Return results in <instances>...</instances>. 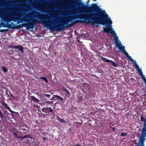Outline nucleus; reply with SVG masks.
Returning a JSON list of instances; mask_svg holds the SVG:
<instances>
[{
  "label": "nucleus",
  "mask_w": 146,
  "mask_h": 146,
  "mask_svg": "<svg viewBox=\"0 0 146 146\" xmlns=\"http://www.w3.org/2000/svg\"><path fill=\"white\" fill-rule=\"evenodd\" d=\"M71 5L72 6L76 7L78 10L85 9L94 12L88 15H83L79 16L78 18L79 19H84L89 21H93L92 23V25L95 24L104 25L106 24L108 27H104V31L107 33L110 32V33L114 35V39L115 37L117 36L115 31H112L111 25L112 21L110 17H108V15L105 10H103L102 9L100 8L98 6L94 3H92L90 7L85 5L84 3L80 0L74 1Z\"/></svg>",
  "instance_id": "f257e3e1"
},
{
  "label": "nucleus",
  "mask_w": 146,
  "mask_h": 146,
  "mask_svg": "<svg viewBox=\"0 0 146 146\" xmlns=\"http://www.w3.org/2000/svg\"><path fill=\"white\" fill-rule=\"evenodd\" d=\"M38 18L43 21L42 22L46 27H49L50 29L52 31H54V30L60 31H63L65 28L67 27V26H65L66 25H68L69 22H72L74 20V17L73 16L71 17L65 19L63 21H61L60 24L57 25H53L54 26H51L48 24V22L46 21H45V19L42 18L40 17H38Z\"/></svg>",
  "instance_id": "f03ea898"
},
{
  "label": "nucleus",
  "mask_w": 146,
  "mask_h": 146,
  "mask_svg": "<svg viewBox=\"0 0 146 146\" xmlns=\"http://www.w3.org/2000/svg\"><path fill=\"white\" fill-rule=\"evenodd\" d=\"M30 20H26V21L28 23L30 22V23H28V24L26 25L24 24L20 25H19V26L21 28L25 26L27 29L28 30L29 29H33L34 27V25H35L37 21L35 19H33L32 20V21H30Z\"/></svg>",
  "instance_id": "7ed1b4c3"
},
{
  "label": "nucleus",
  "mask_w": 146,
  "mask_h": 146,
  "mask_svg": "<svg viewBox=\"0 0 146 146\" xmlns=\"http://www.w3.org/2000/svg\"><path fill=\"white\" fill-rule=\"evenodd\" d=\"M141 134L140 139L137 143L136 146H145L144 142L146 139V133L144 134Z\"/></svg>",
  "instance_id": "20e7f679"
},
{
  "label": "nucleus",
  "mask_w": 146,
  "mask_h": 146,
  "mask_svg": "<svg viewBox=\"0 0 146 146\" xmlns=\"http://www.w3.org/2000/svg\"><path fill=\"white\" fill-rule=\"evenodd\" d=\"M115 40L116 45L120 50L123 52L125 51L124 46H121L122 44L121 43V42L119 41L118 37L116 36L115 37Z\"/></svg>",
  "instance_id": "39448f33"
},
{
  "label": "nucleus",
  "mask_w": 146,
  "mask_h": 146,
  "mask_svg": "<svg viewBox=\"0 0 146 146\" xmlns=\"http://www.w3.org/2000/svg\"><path fill=\"white\" fill-rule=\"evenodd\" d=\"M10 20L9 21H7L4 20L2 19V27H7L9 29H11L13 28L12 25H11L9 23H10L12 21L11 18H10Z\"/></svg>",
  "instance_id": "423d86ee"
},
{
  "label": "nucleus",
  "mask_w": 146,
  "mask_h": 146,
  "mask_svg": "<svg viewBox=\"0 0 146 146\" xmlns=\"http://www.w3.org/2000/svg\"><path fill=\"white\" fill-rule=\"evenodd\" d=\"M19 130L18 132L20 134H23L26 133L29 130L28 127L25 125H22L19 127Z\"/></svg>",
  "instance_id": "0eeeda50"
},
{
  "label": "nucleus",
  "mask_w": 146,
  "mask_h": 146,
  "mask_svg": "<svg viewBox=\"0 0 146 146\" xmlns=\"http://www.w3.org/2000/svg\"><path fill=\"white\" fill-rule=\"evenodd\" d=\"M42 111L45 113H48L51 112L53 114L54 113V111L53 109L51 108L47 107L43 108L42 109Z\"/></svg>",
  "instance_id": "6e6552de"
},
{
  "label": "nucleus",
  "mask_w": 146,
  "mask_h": 146,
  "mask_svg": "<svg viewBox=\"0 0 146 146\" xmlns=\"http://www.w3.org/2000/svg\"><path fill=\"white\" fill-rule=\"evenodd\" d=\"M30 139L31 141L29 139H26V142L30 146H35V145H34V143L36 142L37 140L35 138H34L32 137V138H31Z\"/></svg>",
  "instance_id": "1a4fd4ad"
},
{
  "label": "nucleus",
  "mask_w": 146,
  "mask_h": 146,
  "mask_svg": "<svg viewBox=\"0 0 146 146\" xmlns=\"http://www.w3.org/2000/svg\"><path fill=\"white\" fill-rule=\"evenodd\" d=\"M101 58L103 61L108 62H111V63L112 65L115 67H117V64H115L114 62L112 60H110L108 59H106V58L104 57L103 56L101 57Z\"/></svg>",
  "instance_id": "9d476101"
},
{
  "label": "nucleus",
  "mask_w": 146,
  "mask_h": 146,
  "mask_svg": "<svg viewBox=\"0 0 146 146\" xmlns=\"http://www.w3.org/2000/svg\"><path fill=\"white\" fill-rule=\"evenodd\" d=\"M12 47L14 49H18L22 53L24 52L23 47L20 45H19L17 46H13Z\"/></svg>",
  "instance_id": "9b49d317"
},
{
  "label": "nucleus",
  "mask_w": 146,
  "mask_h": 146,
  "mask_svg": "<svg viewBox=\"0 0 146 146\" xmlns=\"http://www.w3.org/2000/svg\"><path fill=\"white\" fill-rule=\"evenodd\" d=\"M2 105L5 108L7 109V110L9 111L10 112L12 113L14 112V111H13L11 110L10 108L8 106L7 104L5 102H3L2 104Z\"/></svg>",
  "instance_id": "f8f14e48"
},
{
  "label": "nucleus",
  "mask_w": 146,
  "mask_h": 146,
  "mask_svg": "<svg viewBox=\"0 0 146 146\" xmlns=\"http://www.w3.org/2000/svg\"><path fill=\"white\" fill-rule=\"evenodd\" d=\"M31 99L36 102L38 103L39 101V100L36 98L35 97L32 96H30Z\"/></svg>",
  "instance_id": "ddd939ff"
},
{
  "label": "nucleus",
  "mask_w": 146,
  "mask_h": 146,
  "mask_svg": "<svg viewBox=\"0 0 146 146\" xmlns=\"http://www.w3.org/2000/svg\"><path fill=\"white\" fill-rule=\"evenodd\" d=\"M134 66L139 73L142 72L141 69H139V66L137 64H135Z\"/></svg>",
  "instance_id": "4468645a"
},
{
  "label": "nucleus",
  "mask_w": 146,
  "mask_h": 146,
  "mask_svg": "<svg viewBox=\"0 0 146 146\" xmlns=\"http://www.w3.org/2000/svg\"><path fill=\"white\" fill-rule=\"evenodd\" d=\"M83 97L82 96H78L77 98V101L78 103L81 102L83 100Z\"/></svg>",
  "instance_id": "2eb2a0df"
},
{
  "label": "nucleus",
  "mask_w": 146,
  "mask_h": 146,
  "mask_svg": "<svg viewBox=\"0 0 146 146\" xmlns=\"http://www.w3.org/2000/svg\"><path fill=\"white\" fill-rule=\"evenodd\" d=\"M62 89L63 90H62L63 92H65L68 96L70 95V93L68 89L66 88L65 87L63 88Z\"/></svg>",
  "instance_id": "dca6fc26"
},
{
  "label": "nucleus",
  "mask_w": 146,
  "mask_h": 146,
  "mask_svg": "<svg viewBox=\"0 0 146 146\" xmlns=\"http://www.w3.org/2000/svg\"><path fill=\"white\" fill-rule=\"evenodd\" d=\"M20 139H23L27 138H32V136L30 135H25V136H21Z\"/></svg>",
  "instance_id": "f3484780"
},
{
  "label": "nucleus",
  "mask_w": 146,
  "mask_h": 146,
  "mask_svg": "<svg viewBox=\"0 0 146 146\" xmlns=\"http://www.w3.org/2000/svg\"><path fill=\"white\" fill-rule=\"evenodd\" d=\"M54 96L55 98H57L58 99L60 100L61 101V102L63 100V98H61L60 96L57 95H55Z\"/></svg>",
  "instance_id": "a211bd4d"
},
{
  "label": "nucleus",
  "mask_w": 146,
  "mask_h": 146,
  "mask_svg": "<svg viewBox=\"0 0 146 146\" xmlns=\"http://www.w3.org/2000/svg\"><path fill=\"white\" fill-rule=\"evenodd\" d=\"M1 68L4 72L6 73L7 72L8 70L4 66H1Z\"/></svg>",
  "instance_id": "6ab92c4d"
},
{
  "label": "nucleus",
  "mask_w": 146,
  "mask_h": 146,
  "mask_svg": "<svg viewBox=\"0 0 146 146\" xmlns=\"http://www.w3.org/2000/svg\"><path fill=\"white\" fill-rule=\"evenodd\" d=\"M40 78L44 81L46 83H47L48 82V81L47 78L45 77H41Z\"/></svg>",
  "instance_id": "aec40b11"
},
{
  "label": "nucleus",
  "mask_w": 146,
  "mask_h": 146,
  "mask_svg": "<svg viewBox=\"0 0 146 146\" xmlns=\"http://www.w3.org/2000/svg\"><path fill=\"white\" fill-rule=\"evenodd\" d=\"M4 117L1 111V110L0 109V118H1L2 119H3L4 118Z\"/></svg>",
  "instance_id": "412c9836"
},
{
  "label": "nucleus",
  "mask_w": 146,
  "mask_h": 146,
  "mask_svg": "<svg viewBox=\"0 0 146 146\" xmlns=\"http://www.w3.org/2000/svg\"><path fill=\"white\" fill-rule=\"evenodd\" d=\"M145 133H146V127L142 128V132L141 134H144Z\"/></svg>",
  "instance_id": "4be33fe9"
},
{
  "label": "nucleus",
  "mask_w": 146,
  "mask_h": 146,
  "mask_svg": "<svg viewBox=\"0 0 146 146\" xmlns=\"http://www.w3.org/2000/svg\"><path fill=\"white\" fill-rule=\"evenodd\" d=\"M51 95L48 94H45L44 95V96L47 98H50L51 97Z\"/></svg>",
  "instance_id": "5701e85b"
},
{
  "label": "nucleus",
  "mask_w": 146,
  "mask_h": 146,
  "mask_svg": "<svg viewBox=\"0 0 146 146\" xmlns=\"http://www.w3.org/2000/svg\"><path fill=\"white\" fill-rule=\"evenodd\" d=\"M140 119H141V120L144 122H145V121H146V119H145L141 115V117H140Z\"/></svg>",
  "instance_id": "b1692460"
},
{
  "label": "nucleus",
  "mask_w": 146,
  "mask_h": 146,
  "mask_svg": "<svg viewBox=\"0 0 146 146\" xmlns=\"http://www.w3.org/2000/svg\"><path fill=\"white\" fill-rule=\"evenodd\" d=\"M127 134V133L125 132L122 133L120 135L121 136H125Z\"/></svg>",
  "instance_id": "393cba45"
},
{
  "label": "nucleus",
  "mask_w": 146,
  "mask_h": 146,
  "mask_svg": "<svg viewBox=\"0 0 146 146\" xmlns=\"http://www.w3.org/2000/svg\"><path fill=\"white\" fill-rule=\"evenodd\" d=\"M13 135H15L16 138H17V139H20V138L21 136H19L17 135V134L16 133H14L13 134Z\"/></svg>",
  "instance_id": "a878e982"
},
{
  "label": "nucleus",
  "mask_w": 146,
  "mask_h": 146,
  "mask_svg": "<svg viewBox=\"0 0 146 146\" xmlns=\"http://www.w3.org/2000/svg\"><path fill=\"white\" fill-rule=\"evenodd\" d=\"M123 53L127 57L129 56L128 54L125 51L123 52Z\"/></svg>",
  "instance_id": "bb28decb"
},
{
  "label": "nucleus",
  "mask_w": 146,
  "mask_h": 146,
  "mask_svg": "<svg viewBox=\"0 0 146 146\" xmlns=\"http://www.w3.org/2000/svg\"><path fill=\"white\" fill-rule=\"evenodd\" d=\"M60 122L61 123H66V121L64 119H61L60 120Z\"/></svg>",
  "instance_id": "cd10ccee"
},
{
  "label": "nucleus",
  "mask_w": 146,
  "mask_h": 146,
  "mask_svg": "<svg viewBox=\"0 0 146 146\" xmlns=\"http://www.w3.org/2000/svg\"><path fill=\"white\" fill-rule=\"evenodd\" d=\"M8 31V29H1L0 30V32H4L7 31Z\"/></svg>",
  "instance_id": "c85d7f7f"
},
{
  "label": "nucleus",
  "mask_w": 146,
  "mask_h": 146,
  "mask_svg": "<svg viewBox=\"0 0 146 146\" xmlns=\"http://www.w3.org/2000/svg\"><path fill=\"white\" fill-rule=\"evenodd\" d=\"M56 119L57 120H58L60 121V120L61 119V118H60L58 116H57L56 117Z\"/></svg>",
  "instance_id": "c756f323"
},
{
  "label": "nucleus",
  "mask_w": 146,
  "mask_h": 146,
  "mask_svg": "<svg viewBox=\"0 0 146 146\" xmlns=\"http://www.w3.org/2000/svg\"><path fill=\"white\" fill-rule=\"evenodd\" d=\"M56 119L57 120H58L60 121V120L61 119V118H60L58 116H57L56 117Z\"/></svg>",
  "instance_id": "7c9ffc66"
},
{
  "label": "nucleus",
  "mask_w": 146,
  "mask_h": 146,
  "mask_svg": "<svg viewBox=\"0 0 146 146\" xmlns=\"http://www.w3.org/2000/svg\"><path fill=\"white\" fill-rule=\"evenodd\" d=\"M2 21H3L2 19H1V20H0L1 23H0V28L2 27Z\"/></svg>",
  "instance_id": "2f4dec72"
},
{
  "label": "nucleus",
  "mask_w": 146,
  "mask_h": 146,
  "mask_svg": "<svg viewBox=\"0 0 146 146\" xmlns=\"http://www.w3.org/2000/svg\"><path fill=\"white\" fill-rule=\"evenodd\" d=\"M127 58H128L130 60H132V58L131 57L129 56V55L127 57Z\"/></svg>",
  "instance_id": "473e14b6"
},
{
  "label": "nucleus",
  "mask_w": 146,
  "mask_h": 146,
  "mask_svg": "<svg viewBox=\"0 0 146 146\" xmlns=\"http://www.w3.org/2000/svg\"><path fill=\"white\" fill-rule=\"evenodd\" d=\"M131 61H132V62H134V63L135 64H136V63L137 62L134 60L133 59H132V60H131Z\"/></svg>",
  "instance_id": "72a5a7b5"
},
{
  "label": "nucleus",
  "mask_w": 146,
  "mask_h": 146,
  "mask_svg": "<svg viewBox=\"0 0 146 146\" xmlns=\"http://www.w3.org/2000/svg\"><path fill=\"white\" fill-rule=\"evenodd\" d=\"M139 73V74L140 75V76H143V75L142 71L141 72H140Z\"/></svg>",
  "instance_id": "f704fd0d"
},
{
  "label": "nucleus",
  "mask_w": 146,
  "mask_h": 146,
  "mask_svg": "<svg viewBox=\"0 0 146 146\" xmlns=\"http://www.w3.org/2000/svg\"><path fill=\"white\" fill-rule=\"evenodd\" d=\"M42 139L44 141H46L47 139V138L45 137H42Z\"/></svg>",
  "instance_id": "c9c22d12"
},
{
  "label": "nucleus",
  "mask_w": 146,
  "mask_h": 146,
  "mask_svg": "<svg viewBox=\"0 0 146 146\" xmlns=\"http://www.w3.org/2000/svg\"><path fill=\"white\" fill-rule=\"evenodd\" d=\"M111 128H112L113 131H115V127H111Z\"/></svg>",
  "instance_id": "e433bc0d"
},
{
  "label": "nucleus",
  "mask_w": 146,
  "mask_h": 146,
  "mask_svg": "<svg viewBox=\"0 0 146 146\" xmlns=\"http://www.w3.org/2000/svg\"><path fill=\"white\" fill-rule=\"evenodd\" d=\"M143 79V80H145V79H146L145 78V76H144L143 75V76H141Z\"/></svg>",
  "instance_id": "4c0bfd02"
},
{
  "label": "nucleus",
  "mask_w": 146,
  "mask_h": 146,
  "mask_svg": "<svg viewBox=\"0 0 146 146\" xmlns=\"http://www.w3.org/2000/svg\"><path fill=\"white\" fill-rule=\"evenodd\" d=\"M19 19H20L19 18V17L17 16V20H19Z\"/></svg>",
  "instance_id": "58836bf2"
},
{
  "label": "nucleus",
  "mask_w": 146,
  "mask_h": 146,
  "mask_svg": "<svg viewBox=\"0 0 146 146\" xmlns=\"http://www.w3.org/2000/svg\"><path fill=\"white\" fill-rule=\"evenodd\" d=\"M145 127H146V124H145L144 123V127L143 128H145Z\"/></svg>",
  "instance_id": "ea45409f"
},
{
  "label": "nucleus",
  "mask_w": 146,
  "mask_h": 146,
  "mask_svg": "<svg viewBox=\"0 0 146 146\" xmlns=\"http://www.w3.org/2000/svg\"><path fill=\"white\" fill-rule=\"evenodd\" d=\"M68 25L69 26H70V27H71L72 26V25H71V24L69 25V24Z\"/></svg>",
  "instance_id": "a19ab883"
},
{
  "label": "nucleus",
  "mask_w": 146,
  "mask_h": 146,
  "mask_svg": "<svg viewBox=\"0 0 146 146\" xmlns=\"http://www.w3.org/2000/svg\"><path fill=\"white\" fill-rule=\"evenodd\" d=\"M25 17H23V18H25ZM26 17H27V18H28V16H26Z\"/></svg>",
  "instance_id": "79ce46f5"
},
{
  "label": "nucleus",
  "mask_w": 146,
  "mask_h": 146,
  "mask_svg": "<svg viewBox=\"0 0 146 146\" xmlns=\"http://www.w3.org/2000/svg\"><path fill=\"white\" fill-rule=\"evenodd\" d=\"M77 146H82V145H76Z\"/></svg>",
  "instance_id": "37998d69"
},
{
  "label": "nucleus",
  "mask_w": 146,
  "mask_h": 146,
  "mask_svg": "<svg viewBox=\"0 0 146 146\" xmlns=\"http://www.w3.org/2000/svg\"><path fill=\"white\" fill-rule=\"evenodd\" d=\"M89 2V0H88L87 1V4H88V2Z\"/></svg>",
  "instance_id": "c03bdc74"
},
{
  "label": "nucleus",
  "mask_w": 146,
  "mask_h": 146,
  "mask_svg": "<svg viewBox=\"0 0 146 146\" xmlns=\"http://www.w3.org/2000/svg\"><path fill=\"white\" fill-rule=\"evenodd\" d=\"M11 24H12V25H14V24H13V22L11 23Z\"/></svg>",
  "instance_id": "a18cd8bd"
},
{
  "label": "nucleus",
  "mask_w": 146,
  "mask_h": 146,
  "mask_svg": "<svg viewBox=\"0 0 146 146\" xmlns=\"http://www.w3.org/2000/svg\"><path fill=\"white\" fill-rule=\"evenodd\" d=\"M77 123V124H78V123H79L77 122H75V123Z\"/></svg>",
  "instance_id": "49530a36"
},
{
  "label": "nucleus",
  "mask_w": 146,
  "mask_h": 146,
  "mask_svg": "<svg viewBox=\"0 0 146 146\" xmlns=\"http://www.w3.org/2000/svg\"><path fill=\"white\" fill-rule=\"evenodd\" d=\"M52 98H53V97H52V98H51L50 99V100H53L52 99Z\"/></svg>",
  "instance_id": "de8ad7c7"
},
{
  "label": "nucleus",
  "mask_w": 146,
  "mask_h": 146,
  "mask_svg": "<svg viewBox=\"0 0 146 146\" xmlns=\"http://www.w3.org/2000/svg\"><path fill=\"white\" fill-rule=\"evenodd\" d=\"M146 124V121L145 122H144Z\"/></svg>",
  "instance_id": "09e8293b"
},
{
  "label": "nucleus",
  "mask_w": 146,
  "mask_h": 146,
  "mask_svg": "<svg viewBox=\"0 0 146 146\" xmlns=\"http://www.w3.org/2000/svg\"><path fill=\"white\" fill-rule=\"evenodd\" d=\"M56 20H57V21H58V19H56Z\"/></svg>",
  "instance_id": "8fccbe9b"
},
{
  "label": "nucleus",
  "mask_w": 146,
  "mask_h": 146,
  "mask_svg": "<svg viewBox=\"0 0 146 146\" xmlns=\"http://www.w3.org/2000/svg\"><path fill=\"white\" fill-rule=\"evenodd\" d=\"M93 0L94 1H96V0Z\"/></svg>",
  "instance_id": "3c124183"
},
{
  "label": "nucleus",
  "mask_w": 146,
  "mask_h": 146,
  "mask_svg": "<svg viewBox=\"0 0 146 146\" xmlns=\"http://www.w3.org/2000/svg\"><path fill=\"white\" fill-rule=\"evenodd\" d=\"M56 22H57V23H58V22H57V21H56Z\"/></svg>",
  "instance_id": "603ef678"
},
{
  "label": "nucleus",
  "mask_w": 146,
  "mask_h": 146,
  "mask_svg": "<svg viewBox=\"0 0 146 146\" xmlns=\"http://www.w3.org/2000/svg\"><path fill=\"white\" fill-rule=\"evenodd\" d=\"M82 23H84V21H82Z\"/></svg>",
  "instance_id": "864d4df0"
}]
</instances>
